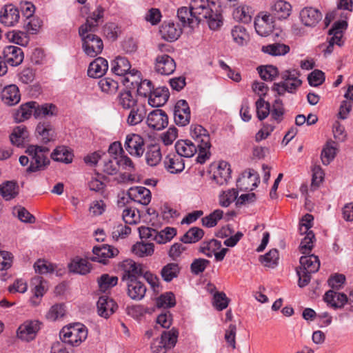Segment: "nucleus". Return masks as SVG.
Here are the masks:
<instances>
[{
    "mask_svg": "<svg viewBox=\"0 0 353 353\" xmlns=\"http://www.w3.org/2000/svg\"><path fill=\"white\" fill-rule=\"evenodd\" d=\"M190 8L199 23L206 20L209 28L213 30L222 26V9L219 0H192Z\"/></svg>",
    "mask_w": 353,
    "mask_h": 353,
    "instance_id": "f257e3e1",
    "label": "nucleus"
},
{
    "mask_svg": "<svg viewBox=\"0 0 353 353\" xmlns=\"http://www.w3.org/2000/svg\"><path fill=\"white\" fill-rule=\"evenodd\" d=\"M190 135L199 148L196 161L199 163H203L210 156L211 144L208 132L201 125L195 124L190 127Z\"/></svg>",
    "mask_w": 353,
    "mask_h": 353,
    "instance_id": "f03ea898",
    "label": "nucleus"
},
{
    "mask_svg": "<svg viewBox=\"0 0 353 353\" xmlns=\"http://www.w3.org/2000/svg\"><path fill=\"white\" fill-rule=\"evenodd\" d=\"M320 268V261L317 256L309 254L300 258V267L296 269L299 276L298 285L300 288L306 286L310 281L311 274L316 272Z\"/></svg>",
    "mask_w": 353,
    "mask_h": 353,
    "instance_id": "7ed1b4c3",
    "label": "nucleus"
},
{
    "mask_svg": "<svg viewBox=\"0 0 353 353\" xmlns=\"http://www.w3.org/2000/svg\"><path fill=\"white\" fill-rule=\"evenodd\" d=\"M87 337L88 329L80 323L65 326L60 332V339L62 342L73 347L79 346Z\"/></svg>",
    "mask_w": 353,
    "mask_h": 353,
    "instance_id": "20e7f679",
    "label": "nucleus"
},
{
    "mask_svg": "<svg viewBox=\"0 0 353 353\" xmlns=\"http://www.w3.org/2000/svg\"><path fill=\"white\" fill-rule=\"evenodd\" d=\"M49 150L47 147L30 145L26 150V153L30 158V163L27 168L28 172H35L43 170L49 163L47 157Z\"/></svg>",
    "mask_w": 353,
    "mask_h": 353,
    "instance_id": "39448f33",
    "label": "nucleus"
},
{
    "mask_svg": "<svg viewBox=\"0 0 353 353\" xmlns=\"http://www.w3.org/2000/svg\"><path fill=\"white\" fill-rule=\"evenodd\" d=\"M282 81L274 84L273 89L279 95L286 92L294 93L301 86L302 81L299 79V72L295 70H285L281 74Z\"/></svg>",
    "mask_w": 353,
    "mask_h": 353,
    "instance_id": "423d86ee",
    "label": "nucleus"
},
{
    "mask_svg": "<svg viewBox=\"0 0 353 353\" xmlns=\"http://www.w3.org/2000/svg\"><path fill=\"white\" fill-rule=\"evenodd\" d=\"M94 32H79L82 40V49L85 54L90 57H95L101 54L103 49L101 39L94 34Z\"/></svg>",
    "mask_w": 353,
    "mask_h": 353,
    "instance_id": "0eeeda50",
    "label": "nucleus"
},
{
    "mask_svg": "<svg viewBox=\"0 0 353 353\" xmlns=\"http://www.w3.org/2000/svg\"><path fill=\"white\" fill-rule=\"evenodd\" d=\"M179 332L175 328L164 331L160 339L154 340L151 345L152 353H166L176 343Z\"/></svg>",
    "mask_w": 353,
    "mask_h": 353,
    "instance_id": "6e6552de",
    "label": "nucleus"
},
{
    "mask_svg": "<svg viewBox=\"0 0 353 353\" xmlns=\"http://www.w3.org/2000/svg\"><path fill=\"white\" fill-rule=\"evenodd\" d=\"M222 244L220 241L212 239L209 241H204L201 243L199 251L208 257L214 256L216 261H221L224 259L228 248H221Z\"/></svg>",
    "mask_w": 353,
    "mask_h": 353,
    "instance_id": "1a4fd4ad",
    "label": "nucleus"
},
{
    "mask_svg": "<svg viewBox=\"0 0 353 353\" xmlns=\"http://www.w3.org/2000/svg\"><path fill=\"white\" fill-rule=\"evenodd\" d=\"M41 326L38 320H26L18 327L17 336L23 341L30 342L36 338Z\"/></svg>",
    "mask_w": 353,
    "mask_h": 353,
    "instance_id": "9d476101",
    "label": "nucleus"
},
{
    "mask_svg": "<svg viewBox=\"0 0 353 353\" xmlns=\"http://www.w3.org/2000/svg\"><path fill=\"white\" fill-rule=\"evenodd\" d=\"M124 148L130 155L140 157L145 150L144 139L137 134H128L125 137Z\"/></svg>",
    "mask_w": 353,
    "mask_h": 353,
    "instance_id": "9b49d317",
    "label": "nucleus"
},
{
    "mask_svg": "<svg viewBox=\"0 0 353 353\" xmlns=\"http://www.w3.org/2000/svg\"><path fill=\"white\" fill-rule=\"evenodd\" d=\"M212 170V179L216 184L219 185L228 184L231 178L230 165L228 162L219 161L218 164L213 165Z\"/></svg>",
    "mask_w": 353,
    "mask_h": 353,
    "instance_id": "f8f14e48",
    "label": "nucleus"
},
{
    "mask_svg": "<svg viewBox=\"0 0 353 353\" xmlns=\"http://www.w3.org/2000/svg\"><path fill=\"white\" fill-rule=\"evenodd\" d=\"M104 12L103 7L101 5L97 6L96 9L88 17L85 23L80 26L79 32H95L99 25L103 22Z\"/></svg>",
    "mask_w": 353,
    "mask_h": 353,
    "instance_id": "ddd939ff",
    "label": "nucleus"
},
{
    "mask_svg": "<svg viewBox=\"0 0 353 353\" xmlns=\"http://www.w3.org/2000/svg\"><path fill=\"white\" fill-rule=\"evenodd\" d=\"M146 123L150 128L154 130H161L168 126V117L163 110L156 109L148 114Z\"/></svg>",
    "mask_w": 353,
    "mask_h": 353,
    "instance_id": "4468645a",
    "label": "nucleus"
},
{
    "mask_svg": "<svg viewBox=\"0 0 353 353\" xmlns=\"http://www.w3.org/2000/svg\"><path fill=\"white\" fill-rule=\"evenodd\" d=\"M154 70L161 75H170L176 70L175 61L168 54H158L155 58Z\"/></svg>",
    "mask_w": 353,
    "mask_h": 353,
    "instance_id": "2eb2a0df",
    "label": "nucleus"
},
{
    "mask_svg": "<svg viewBox=\"0 0 353 353\" xmlns=\"http://www.w3.org/2000/svg\"><path fill=\"white\" fill-rule=\"evenodd\" d=\"M19 19V10L12 4L5 5L0 10V22L6 27L15 26Z\"/></svg>",
    "mask_w": 353,
    "mask_h": 353,
    "instance_id": "dca6fc26",
    "label": "nucleus"
},
{
    "mask_svg": "<svg viewBox=\"0 0 353 353\" xmlns=\"http://www.w3.org/2000/svg\"><path fill=\"white\" fill-rule=\"evenodd\" d=\"M174 119L176 125L185 126L190 123V110L186 101L179 100L174 109Z\"/></svg>",
    "mask_w": 353,
    "mask_h": 353,
    "instance_id": "f3484780",
    "label": "nucleus"
},
{
    "mask_svg": "<svg viewBox=\"0 0 353 353\" xmlns=\"http://www.w3.org/2000/svg\"><path fill=\"white\" fill-rule=\"evenodd\" d=\"M92 252L93 256L90 257L92 261L105 264L108 259L117 256L119 254V250L111 245L103 244L94 246Z\"/></svg>",
    "mask_w": 353,
    "mask_h": 353,
    "instance_id": "a211bd4d",
    "label": "nucleus"
},
{
    "mask_svg": "<svg viewBox=\"0 0 353 353\" xmlns=\"http://www.w3.org/2000/svg\"><path fill=\"white\" fill-rule=\"evenodd\" d=\"M216 236L221 239H225L223 242L224 245L227 247L232 248L234 247L241 239L243 236V233L240 231L234 232L232 225H227L222 227L219 231H217Z\"/></svg>",
    "mask_w": 353,
    "mask_h": 353,
    "instance_id": "6ab92c4d",
    "label": "nucleus"
},
{
    "mask_svg": "<svg viewBox=\"0 0 353 353\" xmlns=\"http://www.w3.org/2000/svg\"><path fill=\"white\" fill-rule=\"evenodd\" d=\"M121 267L123 271L122 280L127 281L144 274L142 267L132 259H125L121 262Z\"/></svg>",
    "mask_w": 353,
    "mask_h": 353,
    "instance_id": "aec40b11",
    "label": "nucleus"
},
{
    "mask_svg": "<svg viewBox=\"0 0 353 353\" xmlns=\"http://www.w3.org/2000/svg\"><path fill=\"white\" fill-rule=\"evenodd\" d=\"M9 138L12 145L23 148L30 141V133L26 126L20 125L13 128Z\"/></svg>",
    "mask_w": 353,
    "mask_h": 353,
    "instance_id": "412c9836",
    "label": "nucleus"
},
{
    "mask_svg": "<svg viewBox=\"0 0 353 353\" xmlns=\"http://www.w3.org/2000/svg\"><path fill=\"white\" fill-rule=\"evenodd\" d=\"M161 37L168 41L172 42L178 39L182 33V28L172 21H164L160 28Z\"/></svg>",
    "mask_w": 353,
    "mask_h": 353,
    "instance_id": "4be33fe9",
    "label": "nucleus"
},
{
    "mask_svg": "<svg viewBox=\"0 0 353 353\" xmlns=\"http://www.w3.org/2000/svg\"><path fill=\"white\" fill-rule=\"evenodd\" d=\"M3 53L6 63L11 66L20 65L24 59L22 49L15 46H8L3 48Z\"/></svg>",
    "mask_w": 353,
    "mask_h": 353,
    "instance_id": "5701e85b",
    "label": "nucleus"
},
{
    "mask_svg": "<svg viewBox=\"0 0 353 353\" xmlns=\"http://www.w3.org/2000/svg\"><path fill=\"white\" fill-rule=\"evenodd\" d=\"M299 17L303 25L305 26L314 27L322 19V14L316 8L306 7L301 10Z\"/></svg>",
    "mask_w": 353,
    "mask_h": 353,
    "instance_id": "b1692460",
    "label": "nucleus"
},
{
    "mask_svg": "<svg viewBox=\"0 0 353 353\" xmlns=\"http://www.w3.org/2000/svg\"><path fill=\"white\" fill-rule=\"evenodd\" d=\"M108 70V62L103 57H97L88 66V75L91 78H101Z\"/></svg>",
    "mask_w": 353,
    "mask_h": 353,
    "instance_id": "393cba45",
    "label": "nucleus"
},
{
    "mask_svg": "<svg viewBox=\"0 0 353 353\" xmlns=\"http://www.w3.org/2000/svg\"><path fill=\"white\" fill-rule=\"evenodd\" d=\"M32 292L33 296L30 299L31 303L36 306L40 303L41 299L46 292V282L41 276H37L31 280Z\"/></svg>",
    "mask_w": 353,
    "mask_h": 353,
    "instance_id": "a878e982",
    "label": "nucleus"
},
{
    "mask_svg": "<svg viewBox=\"0 0 353 353\" xmlns=\"http://www.w3.org/2000/svg\"><path fill=\"white\" fill-rule=\"evenodd\" d=\"M347 23L344 21L335 22L332 27V28L329 30V34L330 36L329 40V46L327 48V50L330 52L331 48L336 44L339 46L342 45V37H343V30L346 28Z\"/></svg>",
    "mask_w": 353,
    "mask_h": 353,
    "instance_id": "bb28decb",
    "label": "nucleus"
},
{
    "mask_svg": "<svg viewBox=\"0 0 353 353\" xmlns=\"http://www.w3.org/2000/svg\"><path fill=\"white\" fill-rule=\"evenodd\" d=\"M2 101L10 106L17 104L21 99V94L18 87L11 84L3 88L1 93Z\"/></svg>",
    "mask_w": 353,
    "mask_h": 353,
    "instance_id": "cd10ccee",
    "label": "nucleus"
},
{
    "mask_svg": "<svg viewBox=\"0 0 353 353\" xmlns=\"http://www.w3.org/2000/svg\"><path fill=\"white\" fill-rule=\"evenodd\" d=\"M175 150L176 154L180 156L181 158H191L198 151V145H196L190 140H179L175 143Z\"/></svg>",
    "mask_w": 353,
    "mask_h": 353,
    "instance_id": "c85d7f7f",
    "label": "nucleus"
},
{
    "mask_svg": "<svg viewBox=\"0 0 353 353\" xmlns=\"http://www.w3.org/2000/svg\"><path fill=\"white\" fill-rule=\"evenodd\" d=\"M97 305L99 315L105 319L112 315L117 308V303L107 296H100Z\"/></svg>",
    "mask_w": 353,
    "mask_h": 353,
    "instance_id": "c756f323",
    "label": "nucleus"
},
{
    "mask_svg": "<svg viewBox=\"0 0 353 353\" xmlns=\"http://www.w3.org/2000/svg\"><path fill=\"white\" fill-rule=\"evenodd\" d=\"M130 197L137 203L147 205L151 201V192L143 186L131 188L129 190Z\"/></svg>",
    "mask_w": 353,
    "mask_h": 353,
    "instance_id": "7c9ffc66",
    "label": "nucleus"
},
{
    "mask_svg": "<svg viewBox=\"0 0 353 353\" xmlns=\"http://www.w3.org/2000/svg\"><path fill=\"white\" fill-rule=\"evenodd\" d=\"M194 15L190 6L189 8L181 7L177 10V17L183 28H194L199 24L196 17Z\"/></svg>",
    "mask_w": 353,
    "mask_h": 353,
    "instance_id": "2f4dec72",
    "label": "nucleus"
},
{
    "mask_svg": "<svg viewBox=\"0 0 353 353\" xmlns=\"http://www.w3.org/2000/svg\"><path fill=\"white\" fill-rule=\"evenodd\" d=\"M325 302L334 309L343 307L347 302V296L343 293L330 290L324 295Z\"/></svg>",
    "mask_w": 353,
    "mask_h": 353,
    "instance_id": "473e14b6",
    "label": "nucleus"
},
{
    "mask_svg": "<svg viewBox=\"0 0 353 353\" xmlns=\"http://www.w3.org/2000/svg\"><path fill=\"white\" fill-rule=\"evenodd\" d=\"M125 282L128 286V294L132 299L141 300L144 297L146 288L137 278Z\"/></svg>",
    "mask_w": 353,
    "mask_h": 353,
    "instance_id": "72a5a7b5",
    "label": "nucleus"
},
{
    "mask_svg": "<svg viewBox=\"0 0 353 353\" xmlns=\"http://www.w3.org/2000/svg\"><path fill=\"white\" fill-rule=\"evenodd\" d=\"M169 98V91L167 88L159 87L154 88L148 98V104L152 107L163 105Z\"/></svg>",
    "mask_w": 353,
    "mask_h": 353,
    "instance_id": "f704fd0d",
    "label": "nucleus"
},
{
    "mask_svg": "<svg viewBox=\"0 0 353 353\" xmlns=\"http://www.w3.org/2000/svg\"><path fill=\"white\" fill-rule=\"evenodd\" d=\"M35 112V101H29L21 104L14 113L16 123H21L29 119Z\"/></svg>",
    "mask_w": 353,
    "mask_h": 353,
    "instance_id": "c9c22d12",
    "label": "nucleus"
},
{
    "mask_svg": "<svg viewBox=\"0 0 353 353\" xmlns=\"http://www.w3.org/2000/svg\"><path fill=\"white\" fill-rule=\"evenodd\" d=\"M163 163L165 169L172 174L180 173L185 168L183 160L177 154H170L167 155Z\"/></svg>",
    "mask_w": 353,
    "mask_h": 353,
    "instance_id": "e433bc0d",
    "label": "nucleus"
},
{
    "mask_svg": "<svg viewBox=\"0 0 353 353\" xmlns=\"http://www.w3.org/2000/svg\"><path fill=\"white\" fill-rule=\"evenodd\" d=\"M130 109V111L127 118V123L130 126L141 123L146 115L145 105L138 103Z\"/></svg>",
    "mask_w": 353,
    "mask_h": 353,
    "instance_id": "4c0bfd02",
    "label": "nucleus"
},
{
    "mask_svg": "<svg viewBox=\"0 0 353 353\" xmlns=\"http://www.w3.org/2000/svg\"><path fill=\"white\" fill-rule=\"evenodd\" d=\"M58 114L57 107L52 103H44L39 105L35 101V112L34 117L35 119L43 117H51L57 116Z\"/></svg>",
    "mask_w": 353,
    "mask_h": 353,
    "instance_id": "58836bf2",
    "label": "nucleus"
},
{
    "mask_svg": "<svg viewBox=\"0 0 353 353\" xmlns=\"http://www.w3.org/2000/svg\"><path fill=\"white\" fill-rule=\"evenodd\" d=\"M130 68V63L125 57L119 56L111 62V71L117 76L125 75Z\"/></svg>",
    "mask_w": 353,
    "mask_h": 353,
    "instance_id": "ea45409f",
    "label": "nucleus"
},
{
    "mask_svg": "<svg viewBox=\"0 0 353 353\" xmlns=\"http://www.w3.org/2000/svg\"><path fill=\"white\" fill-rule=\"evenodd\" d=\"M146 163L150 166H156L162 159L160 146L157 144H152L147 148L145 155Z\"/></svg>",
    "mask_w": 353,
    "mask_h": 353,
    "instance_id": "a19ab883",
    "label": "nucleus"
},
{
    "mask_svg": "<svg viewBox=\"0 0 353 353\" xmlns=\"http://www.w3.org/2000/svg\"><path fill=\"white\" fill-rule=\"evenodd\" d=\"M90 264L84 259L76 257L69 264L70 272L79 274H86L90 271Z\"/></svg>",
    "mask_w": 353,
    "mask_h": 353,
    "instance_id": "79ce46f5",
    "label": "nucleus"
},
{
    "mask_svg": "<svg viewBox=\"0 0 353 353\" xmlns=\"http://www.w3.org/2000/svg\"><path fill=\"white\" fill-rule=\"evenodd\" d=\"M36 132L44 143H48L54 139V130L50 122H39L36 128Z\"/></svg>",
    "mask_w": 353,
    "mask_h": 353,
    "instance_id": "37998d69",
    "label": "nucleus"
},
{
    "mask_svg": "<svg viewBox=\"0 0 353 353\" xmlns=\"http://www.w3.org/2000/svg\"><path fill=\"white\" fill-rule=\"evenodd\" d=\"M19 185L14 181H6L0 185V194L6 201L14 199L19 194Z\"/></svg>",
    "mask_w": 353,
    "mask_h": 353,
    "instance_id": "c03bdc74",
    "label": "nucleus"
},
{
    "mask_svg": "<svg viewBox=\"0 0 353 353\" xmlns=\"http://www.w3.org/2000/svg\"><path fill=\"white\" fill-rule=\"evenodd\" d=\"M180 271L181 268L178 263H169L162 268L161 275L163 281L170 282L179 276Z\"/></svg>",
    "mask_w": 353,
    "mask_h": 353,
    "instance_id": "a18cd8bd",
    "label": "nucleus"
},
{
    "mask_svg": "<svg viewBox=\"0 0 353 353\" xmlns=\"http://www.w3.org/2000/svg\"><path fill=\"white\" fill-rule=\"evenodd\" d=\"M291 5L288 2L283 0L276 1L272 6L274 14L279 19L288 18L291 14Z\"/></svg>",
    "mask_w": 353,
    "mask_h": 353,
    "instance_id": "49530a36",
    "label": "nucleus"
},
{
    "mask_svg": "<svg viewBox=\"0 0 353 353\" xmlns=\"http://www.w3.org/2000/svg\"><path fill=\"white\" fill-rule=\"evenodd\" d=\"M52 159L58 162L71 163L73 154L65 146L57 147L51 154Z\"/></svg>",
    "mask_w": 353,
    "mask_h": 353,
    "instance_id": "de8ad7c7",
    "label": "nucleus"
},
{
    "mask_svg": "<svg viewBox=\"0 0 353 353\" xmlns=\"http://www.w3.org/2000/svg\"><path fill=\"white\" fill-rule=\"evenodd\" d=\"M154 248L152 243L137 242L132 246V251L139 257H145L154 253Z\"/></svg>",
    "mask_w": 353,
    "mask_h": 353,
    "instance_id": "09e8293b",
    "label": "nucleus"
},
{
    "mask_svg": "<svg viewBox=\"0 0 353 353\" xmlns=\"http://www.w3.org/2000/svg\"><path fill=\"white\" fill-rule=\"evenodd\" d=\"M336 151V143L334 141H327L321 152V161L323 165H327L333 161Z\"/></svg>",
    "mask_w": 353,
    "mask_h": 353,
    "instance_id": "8fccbe9b",
    "label": "nucleus"
},
{
    "mask_svg": "<svg viewBox=\"0 0 353 353\" xmlns=\"http://www.w3.org/2000/svg\"><path fill=\"white\" fill-rule=\"evenodd\" d=\"M143 79L141 77V72L135 69L130 70L122 79L123 84L131 89H135L139 81Z\"/></svg>",
    "mask_w": 353,
    "mask_h": 353,
    "instance_id": "3c124183",
    "label": "nucleus"
},
{
    "mask_svg": "<svg viewBox=\"0 0 353 353\" xmlns=\"http://www.w3.org/2000/svg\"><path fill=\"white\" fill-rule=\"evenodd\" d=\"M262 51L272 56H282L290 51V47L285 44L275 43L263 46Z\"/></svg>",
    "mask_w": 353,
    "mask_h": 353,
    "instance_id": "603ef678",
    "label": "nucleus"
},
{
    "mask_svg": "<svg viewBox=\"0 0 353 353\" xmlns=\"http://www.w3.org/2000/svg\"><path fill=\"white\" fill-rule=\"evenodd\" d=\"M98 85L103 92L108 94H115L119 88L118 82L110 77L101 79L98 82Z\"/></svg>",
    "mask_w": 353,
    "mask_h": 353,
    "instance_id": "864d4df0",
    "label": "nucleus"
},
{
    "mask_svg": "<svg viewBox=\"0 0 353 353\" xmlns=\"http://www.w3.org/2000/svg\"><path fill=\"white\" fill-rule=\"evenodd\" d=\"M233 41L239 46H243L247 43L249 35L246 29L241 25L235 26L231 30Z\"/></svg>",
    "mask_w": 353,
    "mask_h": 353,
    "instance_id": "5fc2aeb1",
    "label": "nucleus"
},
{
    "mask_svg": "<svg viewBox=\"0 0 353 353\" xmlns=\"http://www.w3.org/2000/svg\"><path fill=\"white\" fill-rule=\"evenodd\" d=\"M203 234L204 232L202 229L197 227H193L186 232V233L181 238V241L184 243H194L201 239Z\"/></svg>",
    "mask_w": 353,
    "mask_h": 353,
    "instance_id": "6e6d98bb",
    "label": "nucleus"
},
{
    "mask_svg": "<svg viewBox=\"0 0 353 353\" xmlns=\"http://www.w3.org/2000/svg\"><path fill=\"white\" fill-rule=\"evenodd\" d=\"M234 18L244 23H248L252 19V9L247 6L236 8L233 12Z\"/></svg>",
    "mask_w": 353,
    "mask_h": 353,
    "instance_id": "4d7b16f0",
    "label": "nucleus"
},
{
    "mask_svg": "<svg viewBox=\"0 0 353 353\" xmlns=\"http://www.w3.org/2000/svg\"><path fill=\"white\" fill-rule=\"evenodd\" d=\"M117 282L118 278L117 276H110L108 274H104L98 279L99 289L103 292L114 287L117 284Z\"/></svg>",
    "mask_w": 353,
    "mask_h": 353,
    "instance_id": "13d9d810",
    "label": "nucleus"
},
{
    "mask_svg": "<svg viewBox=\"0 0 353 353\" xmlns=\"http://www.w3.org/2000/svg\"><path fill=\"white\" fill-rule=\"evenodd\" d=\"M176 234V230L174 228L167 227L158 232L156 230L155 241L159 244L170 241Z\"/></svg>",
    "mask_w": 353,
    "mask_h": 353,
    "instance_id": "bf43d9fd",
    "label": "nucleus"
},
{
    "mask_svg": "<svg viewBox=\"0 0 353 353\" xmlns=\"http://www.w3.org/2000/svg\"><path fill=\"white\" fill-rule=\"evenodd\" d=\"M239 192L234 188L223 191L219 195V203L223 207H228L233 201L237 200Z\"/></svg>",
    "mask_w": 353,
    "mask_h": 353,
    "instance_id": "052dcab7",
    "label": "nucleus"
},
{
    "mask_svg": "<svg viewBox=\"0 0 353 353\" xmlns=\"http://www.w3.org/2000/svg\"><path fill=\"white\" fill-rule=\"evenodd\" d=\"M258 70L261 78L265 81H273L279 74L277 68L272 65L261 66Z\"/></svg>",
    "mask_w": 353,
    "mask_h": 353,
    "instance_id": "680f3d73",
    "label": "nucleus"
},
{
    "mask_svg": "<svg viewBox=\"0 0 353 353\" xmlns=\"http://www.w3.org/2000/svg\"><path fill=\"white\" fill-rule=\"evenodd\" d=\"M156 304L159 307L169 308L174 307L176 304V299L174 293L167 292L161 294L156 301Z\"/></svg>",
    "mask_w": 353,
    "mask_h": 353,
    "instance_id": "e2e57ef3",
    "label": "nucleus"
},
{
    "mask_svg": "<svg viewBox=\"0 0 353 353\" xmlns=\"http://www.w3.org/2000/svg\"><path fill=\"white\" fill-rule=\"evenodd\" d=\"M223 215V212L221 210H215L208 216L202 218V224L207 228L214 227L218 221L222 219Z\"/></svg>",
    "mask_w": 353,
    "mask_h": 353,
    "instance_id": "0e129e2a",
    "label": "nucleus"
},
{
    "mask_svg": "<svg viewBox=\"0 0 353 353\" xmlns=\"http://www.w3.org/2000/svg\"><path fill=\"white\" fill-rule=\"evenodd\" d=\"M279 252L276 249L270 250L265 254L260 256V261L265 266L268 268H274L278 263Z\"/></svg>",
    "mask_w": 353,
    "mask_h": 353,
    "instance_id": "69168bd1",
    "label": "nucleus"
},
{
    "mask_svg": "<svg viewBox=\"0 0 353 353\" xmlns=\"http://www.w3.org/2000/svg\"><path fill=\"white\" fill-rule=\"evenodd\" d=\"M6 37L10 41L22 46H26L29 41L28 35L21 31L13 30L8 32Z\"/></svg>",
    "mask_w": 353,
    "mask_h": 353,
    "instance_id": "338daca9",
    "label": "nucleus"
},
{
    "mask_svg": "<svg viewBox=\"0 0 353 353\" xmlns=\"http://www.w3.org/2000/svg\"><path fill=\"white\" fill-rule=\"evenodd\" d=\"M122 218L126 224H137L140 221L139 211L134 208H125L122 213Z\"/></svg>",
    "mask_w": 353,
    "mask_h": 353,
    "instance_id": "774afa93",
    "label": "nucleus"
}]
</instances>
